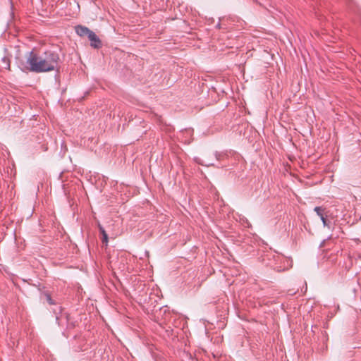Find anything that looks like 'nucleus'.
I'll list each match as a JSON object with an SVG mask.
<instances>
[{
  "instance_id": "1",
  "label": "nucleus",
  "mask_w": 361,
  "mask_h": 361,
  "mask_svg": "<svg viewBox=\"0 0 361 361\" xmlns=\"http://www.w3.org/2000/svg\"><path fill=\"white\" fill-rule=\"evenodd\" d=\"M60 58L57 53L47 51L42 54L30 51L27 57V69L35 73L49 72L55 70Z\"/></svg>"
},
{
  "instance_id": "2",
  "label": "nucleus",
  "mask_w": 361,
  "mask_h": 361,
  "mask_svg": "<svg viewBox=\"0 0 361 361\" xmlns=\"http://www.w3.org/2000/svg\"><path fill=\"white\" fill-rule=\"evenodd\" d=\"M87 37L92 47L99 48L101 47V41L94 32L91 31Z\"/></svg>"
},
{
  "instance_id": "3",
  "label": "nucleus",
  "mask_w": 361,
  "mask_h": 361,
  "mask_svg": "<svg viewBox=\"0 0 361 361\" xmlns=\"http://www.w3.org/2000/svg\"><path fill=\"white\" fill-rule=\"evenodd\" d=\"M91 31L89 28L82 25L75 27V32L80 37L88 36Z\"/></svg>"
},
{
  "instance_id": "4",
  "label": "nucleus",
  "mask_w": 361,
  "mask_h": 361,
  "mask_svg": "<svg viewBox=\"0 0 361 361\" xmlns=\"http://www.w3.org/2000/svg\"><path fill=\"white\" fill-rule=\"evenodd\" d=\"M314 211L317 213V216H319L320 219L322 216H328V212L324 207H315Z\"/></svg>"
},
{
  "instance_id": "5",
  "label": "nucleus",
  "mask_w": 361,
  "mask_h": 361,
  "mask_svg": "<svg viewBox=\"0 0 361 361\" xmlns=\"http://www.w3.org/2000/svg\"><path fill=\"white\" fill-rule=\"evenodd\" d=\"M99 228L101 233L102 234V237H103L102 242L104 243H105L106 245H107V243H108L107 233H106L104 228L101 225H99Z\"/></svg>"
},
{
  "instance_id": "6",
  "label": "nucleus",
  "mask_w": 361,
  "mask_h": 361,
  "mask_svg": "<svg viewBox=\"0 0 361 361\" xmlns=\"http://www.w3.org/2000/svg\"><path fill=\"white\" fill-rule=\"evenodd\" d=\"M2 62L4 63V68H6V69H9L10 68V61L9 59L4 56L2 58Z\"/></svg>"
},
{
  "instance_id": "7",
  "label": "nucleus",
  "mask_w": 361,
  "mask_h": 361,
  "mask_svg": "<svg viewBox=\"0 0 361 361\" xmlns=\"http://www.w3.org/2000/svg\"><path fill=\"white\" fill-rule=\"evenodd\" d=\"M326 217H327V216H322L321 217V220H322V224H323V226H324V227H329V223H328V221H327V220H326Z\"/></svg>"
},
{
  "instance_id": "8",
  "label": "nucleus",
  "mask_w": 361,
  "mask_h": 361,
  "mask_svg": "<svg viewBox=\"0 0 361 361\" xmlns=\"http://www.w3.org/2000/svg\"><path fill=\"white\" fill-rule=\"evenodd\" d=\"M47 300L48 302L50 303V304H52V302H51V298L49 295H47Z\"/></svg>"
}]
</instances>
